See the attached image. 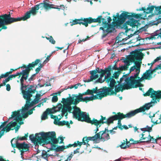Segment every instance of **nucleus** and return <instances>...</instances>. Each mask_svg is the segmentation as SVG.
<instances>
[{
  "label": "nucleus",
  "instance_id": "obj_7",
  "mask_svg": "<svg viewBox=\"0 0 161 161\" xmlns=\"http://www.w3.org/2000/svg\"><path fill=\"white\" fill-rule=\"evenodd\" d=\"M41 136H43V142L46 144H51V142L53 144H56L58 143V140L56 138V134L54 131L47 132H41Z\"/></svg>",
  "mask_w": 161,
  "mask_h": 161
},
{
  "label": "nucleus",
  "instance_id": "obj_62",
  "mask_svg": "<svg viewBox=\"0 0 161 161\" xmlns=\"http://www.w3.org/2000/svg\"><path fill=\"white\" fill-rule=\"evenodd\" d=\"M9 79H8V78H6L4 80H3V86H4L5 85H6V84L5 83L6 82H8V81H9Z\"/></svg>",
  "mask_w": 161,
  "mask_h": 161
},
{
  "label": "nucleus",
  "instance_id": "obj_46",
  "mask_svg": "<svg viewBox=\"0 0 161 161\" xmlns=\"http://www.w3.org/2000/svg\"><path fill=\"white\" fill-rule=\"evenodd\" d=\"M104 70V71L102 72L101 75H100V77H101V78H102L104 76V75H105V74L107 73L108 71H109L106 68H105Z\"/></svg>",
  "mask_w": 161,
  "mask_h": 161
},
{
  "label": "nucleus",
  "instance_id": "obj_11",
  "mask_svg": "<svg viewBox=\"0 0 161 161\" xmlns=\"http://www.w3.org/2000/svg\"><path fill=\"white\" fill-rule=\"evenodd\" d=\"M44 3H40L38 4L35 5L36 7L38 10L39 8H41V10H42L43 8H44L45 9L47 10L50 8H53L57 9L59 10H60L61 8L62 7L64 8V7L63 5H60V6L55 5L52 4H50L45 2V1H43Z\"/></svg>",
  "mask_w": 161,
  "mask_h": 161
},
{
  "label": "nucleus",
  "instance_id": "obj_54",
  "mask_svg": "<svg viewBox=\"0 0 161 161\" xmlns=\"http://www.w3.org/2000/svg\"><path fill=\"white\" fill-rule=\"evenodd\" d=\"M51 147H50V149L51 150H55L57 152V147H56V145H53L52 143H51Z\"/></svg>",
  "mask_w": 161,
  "mask_h": 161
},
{
  "label": "nucleus",
  "instance_id": "obj_25",
  "mask_svg": "<svg viewBox=\"0 0 161 161\" xmlns=\"http://www.w3.org/2000/svg\"><path fill=\"white\" fill-rule=\"evenodd\" d=\"M80 117L81 118V120H79V121H85L90 123V122L92 120L90 119L89 116L87 115V113L86 112H81Z\"/></svg>",
  "mask_w": 161,
  "mask_h": 161
},
{
  "label": "nucleus",
  "instance_id": "obj_37",
  "mask_svg": "<svg viewBox=\"0 0 161 161\" xmlns=\"http://www.w3.org/2000/svg\"><path fill=\"white\" fill-rule=\"evenodd\" d=\"M62 113H61V114H58V116H54L52 114L51 115L50 117L51 119H54V121L55 122L57 120H60L63 117V115H62Z\"/></svg>",
  "mask_w": 161,
  "mask_h": 161
},
{
  "label": "nucleus",
  "instance_id": "obj_6",
  "mask_svg": "<svg viewBox=\"0 0 161 161\" xmlns=\"http://www.w3.org/2000/svg\"><path fill=\"white\" fill-rule=\"evenodd\" d=\"M99 96H101L100 94L94 95L91 90L88 89L86 92H83L82 93H79L78 96L77 97H78V99L80 100L77 102L83 101L87 102L89 101L97 99V97H99Z\"/></svg>",
  "mask_w": 161,
  "mask_h": 161
},
{
  "label": "nucleus",
  "instance_id": "obj_42",
  "mask_svg": "<svg viewBox=\"0 0 161 161\" xmlns=\"http://www.w3.org/2000/svg\"><path fill=\"white\" fill-rule=\"evenodd\" d=\"M69 147V146H67L66 147L64 146H61L58 147H57V152H59L60 151H62L64 149Z\"/></svg>",
  "mask_w": 161,
  "mask_h": 161
},
{
  "label": "nucleus",
  "instance_id": "obj_10",
  "mask_svg": "<svg viewBox=\"0 0 161 161\" xmlns=\"http://www.w3.org/2000/svg\"><path fill=\"white\" fill-rule=\"evenodd\" d=\"M69 97L67 98H62V103L64 104V105H71L72 104H74L76 105L80 102H77L79 100L78 99V97L77 96H78V95L72 94L71 97L70 96L69 94Z\"/></svg>",
  "mask_w": 161,
  "mask_h": 161
},
{
  "label": "nucleus",
  "instance_id": "obj_40",
  "mask_svg": "<svg viewBox=\"0 0 161 161\" xmlns=\"http://www.w3.org/2000/svg\"><path fill=\"white\" fill-rule=\"evenodd\" d=\"M22 117L23 118H24L23 117H22ZM14 120L13 119H11L10 120V121H12V122ZM16 121H15L16 122H19V121H17V120H15ZM22 120V119L21 120H20V121L21 122H20L19 123V125H17V126L16 127H15L14 128V129H15V132H16L18 130V129H19V128H20V125H21V124H23V121H21Z\"/></svg>",
  "mask_w": 161,
  "mask_h": 161
},
{
  "label": "nucleus",
  "instance_id": "obj_20",
  "mask_svg": "<svg viewBox=\"0 0 161 161\" xmlns=\"http://www.w3.org/2000/svg\"><path fill=\"white\" fill-rule=\"evenodd\" d=\"M74 108V109L72 112L73 118L78 119V120H81V118L80 117V115L81 112L80 108L76 106H75Z\"/></svg>",
  "mask_w": 161,
  "mask_h": 161
},
{
  "label": "nucleus",
  "instance_id": "obj_44",
  "mask_svg": "<svg viewBox=\"0 0 161 161\" xmlns=\"http://www.w3.org/2000/svg\"><path fill=\"white\" fill-rule=\"evenodd\" d=\"M46 39L48 40L52 44H54L55 42L51 36H49V37H46Z\"/></svg>",
  "mask_w": 161,
  "mask_h": 161
},
{
  "label": "nucleus",
  "instance_id": "obj_26",
  "mask_svg": "<svg viewBox=\"0 0 161 161\" xmlns=\"http://www.w3.org/2000/svg\"><path fill=\"white\" fill-rule=\"evenodd\" d=\"M106 81L109 85V86L111 87L109 88H111L113 89L114 88V87L115 86V84L116 83L115 80L114 79L110 78L106 80ZM112 90L114 92V93L111 95L114 94V91L113 90Z\"/></svg>",
  "mask_w": 161,
  "mask_h": 161
},
{
  "label": "nucleus",
  "instance_id": "obj_35",
  "mask_svg": "<svg viewBox=\"0 0 161 161\" xmlns=\"http://www.w3.org/2000/svg\"><path fill=\"white\" fill-rule=\"evenodd\" d=\"M124 85L123 84H120L119 83L118 85H117L115 86V92H114V94H116V93L120 91V90L123 89V87Z\"/></svg>",
  "mask_w": 161,
  "mask_h": 161
},
{
  "label": "nucleus",
  "instance_id": "obj_3",
  "mask_svg": "<svg viewBox=\"0 0 161 161\" xmlns=\"http://www.w3.org/2000/svg\"><path fill=\"white\" fill-rule=\"evenodd\" d=\"M150 95L152 98L150 102L145 104L144 106L139 108L130 111L126 114L124 115L121 113L122 116L124 118H130L139 112L148 110L150 107L155 105L158 102H159L160 99L161 98V91H154L152 88H150L145 95V96Z\"/></svg>",
  "mask_w": 161,
  "mask_h": 161
},
{
  "label": "nucleus",
  "instance_id": "obj_64",
  "mask_svg": "<svg viewBox=\"0 0 161 161\" xmlns=\"http://www.w3.org/2000/svg\"><path fill=\"white\" fill-rule=\"evenodd\" d=\"M156 19H157L156 20L157 22L155 23L156 24V23L158 24L161 22V17L160 18H159V17H158L157 18H156Z\"/></svg>",
  "mask_w": 161,
  "mask_h": 161
},
{
  "label": "nucleus",
  "instance_id": "obj_56",
  "mask_svg": "<svg viewBox=\"0 0 161 161\" xmlns=\"http://www.w3.org/2000/svg\"><path fill=\"white\" fill-rule=\"evenodd\" d=\"M133 36V34H131L130 35H129L128 36L126 37V38H124L122 39V41L123 42H125L127 40L130 38V37H131Z\"/></svg>",
  "mask_w": 161,
  "mask_h": 161
},
{
  "label": "nucleus",
  "instance_id": "obj_58",
  "mask_svg": "<svg viewBox=\"0 0 161 161\" xmlns=\"http://www.w3.org/2000/svg\"><path fill=\"white\" fill-rule=\"evenodd\" d=\"M161 69V64L158 65L154 69H152V71H154L155 70Z\"/></svg>",
  "mask_w": 161,
  "mask_h": 161
},
{
  "label": "nucleus",
  "instance_id": "obj_30",
  "mask_svg": "<svg viewBox=\"0 0 161 161\" xmlns=\"http://www.w3.org/2000/svg\"><path fill=\"white\" fill-rule=\"evenodd\" d=\"M106 121H103L101 119L100 120L98 121L97 119L93 118L92 121H90V124H94L96 126L98 125L99 126V127H100L101 126V125H100V124L101 123L102 124L106 123Z\"/></svg>",
  "mask_w": 161,
  "mask_h": 161
},
{
  "label": "nucleus",
  "instance_id": "obj_59",
  "mask_svg": "<svg viewBox=\"0 0 161 161\" xmlns=\"http://www.w3.org/2000/svg\"><path fill=\"white\" fill-rule=\"evenodd\" d=\"M135 65H134V66H133L132 67H131L130 68V72H129L130 73L132 71L134 70V69H136V66L135 64Z\"/></svg>",
  "mask_w": 161,
  "mask_h": 161
},
{
  "label": "nucleus",
  "instance_id": "obj_29",
  "mask_svg": "<svg viewBox=\"0 0 161 161\" xmlns=\"http://www.w3.org/2000/svg\"><path fill=\"white\" fill-rule=\"evenodd\" d=\"M40 62V60L39 59H36V60L35 62H32L31 64H29L28 65V66L26 67H28V69L26 70V72L27 73V75H29V73L31 70V69H29V68L31 67L35 66V65L38 64Z\"/></svg>",
  "mask_w": 161,
  "mask_h": 161
},
{
  "label": "nucleus",
  "instance_id": "obj_61",
  "mask_svg": "<svg viewBox=\"0 0 161 161\" xmlns=\"http://www.w3.org/2000/svg\"><path fill=\"white\" fill-rule=\"evenodd\" d=\"M36 74L33 75L31 76L28 79V81H29L30 82L33 80V77L36 76Z\"/></svg>",
  "mask_w": 161,
  "mask_h": 161
},
{
  "label": "nucleus",
  "instance_id": "obj_21",
  "mask_svg": "<svg viewBox=\"0 0 161 161\" xmlns=\"http://www.w3.org/2000/svg\"><path fill=\"white\" fill-rule=\"evenodd\" d=\"M49 151V150H47L46 151L44 150H42L41 154L40 155L36 156V158L37 159H39L41 158H43L45 159L47 161H48V158L50 156H54L53 154H50L49 153H47Z\"/></svg>",
  "mask_w": 161,
  "mask_h": 161
},
{
  "label": "nucleus",
  "instance_id": "obj_53",
  "mask_svg": "<svg viewBox=\"0 0 161 161\" xmlns=\"http://www.w3.org/2000/svg\"><path fill=\"white\" fill-rule=\"evenodd\" d=\"M58 100V98L57 96H54L52 99V101L53 102H56Z\"/></svg>",
  "mask_w": 161,
  "mask_h": 161
},
{
  "label": "nucleus",
  "instance_id": "obj_15",
  "mask_svg": "<svg viewBox=\"0 0 161 161\" xmlns=\"http://www.w3.org/2000/svg\"><path fill=\"white\" fill-rule=\"evenodd\" d=\"M154 8H155L154 10V13L156 15H160L159 13L160 12V7H155L154 6H151V7H148L146 9L145 7H142L139 9H137V11H143L146 14H149L152 13L153 11Z\"/></svg>",
  "mask_w": 161,
  "mask_h": 161
},
{
  "label": "nucleus",
  "instance_id": "obj_28",
  "mask_svg": "<svg viewBox=\"0 0 161 161\" xmlns=\"http://www.w3.org/2000/svg\"><path fill=\"white\" fill-rule=\"evenodd\" d=\"M129 56L128 55L127 56L126 58H124L123 59V62L125 64L124 66H123L124 67V70H127L128 68V67L130 65V63H131L130 60L128 59Z\"/></svg>",
  "mask_w": 161,
  "mask_h": 161
},
{
  "label": "nucleus",
  "instance_id": "obj_57",
  "mask_svg": "<svg viewBox=\"0 0 161 161\" xmlns=\"http://www.w3.org/2000/svg\"><path fill=\"white\" fill-rule=\"evenodd\" d=\"M16 140H18L23 141L26 140V137L25 136H23L22 137H18Z\"/></svg>",
  "mask_w": 161,
  "mask_h": 161
},
{
  "label": "nucleus",
  "instance_id": "obj_32",
  "mask_svg": "<svg viewBox=\"0 0 161 161\" xmlns=\"http://www.w3.org/2000/svg\"><path fill=\"white\" fill-rule=\"evenodd\" d=\"M62 105L60 103H58L56 107H54L52 109H50V110L53 112V114L57 112L58 111L62 109Z\"/></svg>",
  "mask_w": 161,
  "mask_h": 161
},
{
  "label": "nucleus",
  "instance_id": "obj_27",
  "mask_svg": "<svg viewBox=\"0 0 161 161\" xmlns=\"http://www.w3.org/2000/svg\"><path fill=\"white\" fill-rule=\"evenodd\" d=\"M135 64L136 65L137 69H136L135 70V71L136 73H134V75H133V77H134V78H137V76L140 73V69L141 66L140 63L137 61H135Z\"/></svg>",
  "mask_w": 161,
  "mask_h": 161
},
{
  "label": "nucleus",
  "instance_id": "obj_9",
  "mask_svg": "<svg viewBox=\"0 0 161 161\" xmlns=\"http://www.w3.org/2000/svg\"><path fill=\"white\" fill-rule=\"evenodd\" d=\"M9 15L7 14L0 15V27L3 25L10 24L13 22L21 21L20 17L9 18Z\"/></svg>",
  "mask_w": 161,
  "mask_h": 161
},
{
  "label": "nucleus",
  "instance_id": "obj_43",
  "mask_svg": "<svg viewBox=\"0 0 161 161\" xmlns=\"http://www.w3.org/2000/svg\"><path fill=\"white\" fill-rule=\"evenodd\" d=\"M121 70H119L118 71L114 73V74H113V76H112L113 78H114L115 79L117 78L120 74L121 73Z\"/></svg>",
  "mask_w": 161,
  "mask_h": 161
},
{
  "label": "nucleus",
  "instance_id": "obj_31",
  "mask_svg": "<svg viewBox=\"0 0 161 161\" xmlns=\"http://www.w3.org/2000/svg\"><path fill=\"white\" fill-rule=\"evenodd\" d=\"M124 67L121 66H119L118 68L116 64H115L113 67H112L111 65H109L106 68L108 70L111 71L112 69L118 70H124Z\"/></svg>",
  "mask_w": 161,
  "mask_h": 161
},
{
  "label": "nucleus",
  "instance_id": "obj_1",
  "mask_svg": "<svg viewBox=\"0 0 161 161\" xmlns=\"http://www.w3.org/2000/svg\"><path fill=\"white\" fill-rule=\"evenodd\" d=\"M98 22L99 23H102L104 24L102 27H101L99 28V30H103V34L102 36V39H103L105 38L107 34L112 32V31L114 30V28L113 25H111L110 24L107 22L106 19L102 18L101 15H100L96 19H92L91 17H89L88 18H82L80 19H77L73 20L71 25L77 24H82L85 25L86 27L88 25V23H91L93 22Z\"/></svg>",
  "mask_w": 161,
  "mask_h": 161
},
{
  "label": "nucleus",
  "instance_id": "obj_34",
  "mask_svg": "<svg viewBox=\"0 0 161 161\" xmlns=\"http://www.w3.org/2000/svg\"><path fill=\"white\" fill-rule=\"evenodd\" d=\"M54 124L56 125H67V127L69 128H70V125L69 124V122L68 121H60L58 122H54Z\"/></svg>",
  "mask_w": 161,
  "mask_h": 161
},
{
  "label": "nucleus",
  "instance_id": "obj_16",
  "mask_svg": "<svg viewBox=\"0 0 161 161\" xmlns=\"http://www.w3.org/2000/svg\"><path fill=\"white\" fill-rule=\"evenodd\" d=\"M11 142L12 146L13 147H16L19 149H22V150L28 149L29 146L27 144L25 143V142L19 143L18 142L17 140L14 138L11 140Z\"/></svg>",
  "mask_w": 161,
  "mask_h": 161
},
{
  "label": "nucleus",
  "instance_id": "obj_23",
  "mask_svg": "<svg viewBox=\"0 0 161 161\" xmlns=\"http://www.w3.org/2000/svg\"><path fill=\"white\" fill-rule=\"evenodd\" d=\"M113 117L114 118V119L116 120L118 119V126L119 128L122 129L121 123V120L124 118L123 116H122L121 113H118L117 114H115L113 116Z\"/></svg>",
  "mask_w": 161,
  "mask_h": 161
},
{
  "label": "nucleus",
  "instance_id": "obj_48",
  "mask_svg": "<svg viewBox=\"0 0 161 161\" xmlns=\"http://www.w3.org/2000/svg\"><path fill=\"white\" fill-rule=\"evenodd\" d=\"M108 72L107 73L106 75H105V77L104 78V80L106 81V80L108 79V78L111 75V71H108Z\"/></svg>",
  "mask_w": 161,
  "mask_h": 161
},
{
  "label": "nucleus",
  "instance_id": "obj_39",
  "mask_svg": "<svg viewBox=\"0 0 161 161\" xmlns=\"http://www.w3.org/2000/svg\"><path fill=\"white\" fill-rule=\"evenodd\" d=\"M153 126V125H152L150 127L147 125L145 128L141 129V130L144 131H147L149 132H151L152 130V128Z\"/></svg>",
  "mask_w": 161,
  "mask_h": 161
},
{
  "label": "nucleus",
  "instance_id": "obj_5",
  "mask_svg": "<svg viewBox=\"0 0 161 161\" xmlns=\"http://www.w3.org/2000/svg\"><path fill=\"white\" fill-rule=\"evenodd\" d=\"M28 77L29 75H24L23 77V75H22L20 79L21 84V90L23 94V97L24 98L27 97H31V95L28 94V92H31L33 90H36V87H37L36 86H35L33 85H24V84L23 83L24 80H26Z\"/></svg>",
  "mask_w": 161,
  "mask_h": 161
},
{
  "label": "nucleus",
  "instance_id": "obj_55",
  "mask_svg": "<svg viewBox=\"0 0 161 161\" xmlns=\"http://www.w3.org/2000/svg\"><path fill=\"white\" fill-rule=\"evenodd\" d=\"M125 143H122V144H121L120 145V147L122 149H125L127 147H129V145H126L125 146H124L125 145Z\"/></svg>",
  "mask_w": 161,
  "mask_h": 161
},
{
  "label": "nucleus",
  "instance_id": "obj_52",
  "mask_svg": "<svg viewBox=\"0 0 161 161\" xmlns=\"http://www.w3.org/2000/svg\"><path fill=\"white\" fill-rule=\"evenodd\" d=\"M140 50V49H136L132 51L131 52H130V54L131 55H133L134 54L136 53H138L137 52L139 51Z\"/></svg>",
  "mask_w": 161,
  "mask_h": 161
},
{
  "label": "nucleus",
  "instance_id": "obj_24",
  "mask_svg": "<svg viewBox=\"0 0 161 161\" xmlns=\"http://www.w3.org/2000/svg\"><path fill=\"white\" fill-rule=\"evenodd\" d=\"M99 133L100 135L101 134V137L100 136V138H99V139L101 140L102 141L104 142L105 141H108L110 139L109 134L105 133V131H100Z\"/></svg>",
  "mask_w": 161,
  "mask_h": 161
},
{
  "label": "nucleus",
  "instance_id": "obj_45",
  "mask_svg": "<svg viewBox=\"0 0 161 161\" xmlns=\"http://www.w3.org/2000/svg\"><path fill=\"white\" fill-rule=\"evenodd\" d=\"M105 80H104V79L103 80H102V78L100 77L98 79L94 81V83L95 84L97 83H102Z\"/></svg>",
  "mask_w": 161,
  "mask_h": 161
},
{
  "label": "nucleus",
  "instance_id": "obj_41",
  "mask_svg": "<svg viewBox=\"0 0 161 161\" xmlns=\"http://www.w3.org/2000/svg\"><path fill=\"white\" fill-rule=\"evenodd\" d=\"M114 120H115L114 119V118L113 117V116L109 117L107 120H106V121L107 122L106 123H107L109 125L110 123H113V121Z\"/></svg>",
  "mask_w": 161,
  "mask_h": 161
},
{
  "label": "nucleus",
  "instance_id": "obj_4",
  "mask_svg": "<svg viewBox=\"0 0 161 161\" xmlns=\"http://www.w3.org/2000/svg\"><path fill=\"white\" fill-rule=\"evenodd\" d=\"M127 13L126 12L122 13L119 17V18H118V23L119 24H123L124 23L125 21L128 19V20L126 21V22L124 24L122 28H124L126 30V32L128 31V26L127 25H129L132 27H135L137 26L139 24V22L135 20L133 18V17L137 18L138 16H136L137 15H133V14L128 15Z\"/></svg>",
  "mask_w": 161,
  "mask_h": 161
},
{
  "label": "nucleus",
  "instance_id": "obj_60",
  "mask_svg": "<svg viewBox=\"0 0 161 161\" xmlns=\"http://www.w3.org/2000/svg\"><path fill=\"white\" fill-rule=\"evenodd\" d=\"M50 57V56H48L46 58V59L44 60V62H43V64H46L47 63L49 60V59Z\"/></svg>",
  "mask_w": 161,
  "mask_h": 161
},
{
  "label": "nucleus",
  "instance_id": "obj_22",
  "mask_svg": "<svg viewBox=\"0 0 161 161\" xmlns=\"http://www.w3.org/2000/svg\"><path fill=\"white\" fill-rule=\"evenodd\" d=\"M72 110V108L71 105H64L61 111V113L62 115L63 116L64 115L66 117V118H67V116L68 115L67 111L69 113H70L71 111Z\"/></svg>",
  "mask_w": 161,
  "mask_h": 161
},
{
  "label": "nucleus",
  "instance_id": "obj_17",
  "mask_svg": "<svg viewBox=\"0 0 161 161\" xmlns=\"http://www.w3.org/2000/svg\"><path fill=\"white\" fill-rule=\"evenodd\" d=\"M38 10L36 7V5H35L31 8V10L27 11L23 16L20 17L21 20H25L29 18L30 17V14H32L34 16L35 15L37 12V10Z\"/></svg>",
  "mask_w": 161,
  "mask_h": 161
},
{
  "label": "nucleus",
  "instance_id": "obj_2",
  "mask_svg": "<svg viewBox=\"0 0 161 161\" xmlns=\"http://www.w3.org/2000/svg\"><path fill=\"white\" fill-rule=\"evenodd\" d=\"M36 90H32L30 92H29L28 94L31 95V97H27L24 98L25 99H27L26 104L24 107H22V109L17 111H15L13 112V114L11 115V117L9 119L14 118L16 119L17 121L21 120H22V117L24 118H26L28 116V114H31L33 113V110H35V106L33 108H31L32 106L38 103L40 99L36 98L33 101L31 102V97H32V94L35 93Z\"/></svg>",
  "mask_w": 161,
  "mask_h": 161
},
{
  "label": "nucleus",
  "instance_id": "obj_50",
  "mask_svg": "<svg viewBox=\"0 0 161 161\" xmlns=\"http://www.w3.org/2000/svg\"><path fill=\"white\" fill-rule=\"evenodd\" d=\"M120 15H119V13H117L115 15V16L114 15L113 16V20L114 21H115L116 20L117 18V21L118 22V18H119Z\"/></svg>",
  "mask_w": 161,
  "mask_h": 161
},
{
  "label": "nucleus",
  "instance_id": "obj_33",
  "mask_svg": "<svg viewBox=\"0 0 161 161\" xmlns=\"http://www.w3.org/2000/svg\"><path fill=\"white\" fill-rule=\"evenodd\" d=\"M48 114H53V112L50 110V108H47L46 111L44 112L41 117V119L42 120H44L47 119Z\"/></svg>",
  "mask_w": 161,
  "mask_h": 161
},
{
  "label": "nucleus",
  "instance_id": "obj_8",
  "mask_svg": "<svg viewBox=\"0 0 161 161\" xmlns=\"http://www.w3.org/2000/svg\"><path fill=\"white\" fill-rule=\"evenodd\" d=\"M113 89L109 88V87H105L103 88H100L98 89L97 87H96L95 88H93L91 90L92 91L93 94L96 93L97 94H100V96H99V97H97V99H101L103 97L106 96L107 95H111L113 94L114 92L112 90Z\"/></svg>",
  "mask_w": 161,
  "mask_h": 161
},
{
  "label": "nucleus",
  "instance_id": "obj_38",
  "mask_svg": "<svg viewBox=\"0 0 161 161\" xmlns=\"http://www.w3.org/2000/svg\"><path fill=\"white\" fill-rule=\"evenodd\" d=\"M149 136L150 137L147 138V140L146 141H134L133 140V143H130V145L132 144H138V143H142L143 142H147V143H149L151 141V136L149 134Z\"/></svg>",
  "mask_w": 161,
  "mask_h": 161
},
{
  "label": "nucleus",
  "instance_id": "obj_12",
  "mask_svg": "<svg viewBox=\"0 0 161 161\" xmlns=\"http://www.w3.org/2000/svg\"><path fill=\"white\" fill-rule=\"evenodd\" d=\"M104 70L103 69H101L98 67H96L95 69L89 71V72L91 75L90 78L88 79H84L83 80V81L84 82H88L97 79L99 77V75L97 74V73H102L104 71Z\"/></svg>",
  "mask_w": 161,
  "mask_h": 161
},
{
  "label": "nucleus",
  "instance_id": "obj_19",
  "mask_svg": "<svg viewBox=\"0 0 161 161\" xmlns=\"http://www.w3.org/2000/svg\"><path fill=\"white\" fill-rule=\"evenodd\" d=\"M142 53H136L132 55H128L129 58L128 59L130 60L131 63L135 62V60L139 61H141L142 60Z\"/></svg>",
  "mask_w": 161,
  "mask_h": 161
},
{
  "label": "nucleus",
  "instance_id": "obj_49",
  "mask_svg": "<svg viewBox=\"0 0 161 161\" xmlns=\"http://www.w3.org/2000/svg\"><path fill=\"white\" fill-rule=\"evenodd\" d=\"M79 86H82V85H80V83H78L75 85H71L70 86L71 89L74 88L75 89H76L78 88V87Z\"/></svg>",
  "mask_w": 161,
  "mask_h": 161
},
{
  "label": "nucleus",
  "instance_id": "obj_36",
  "mask_svg": "<svg viewBox=\"0 0 161 161\" xmlns=\"http://www.w3.org/2000/svg\"><path fill=\"white\" fill-rule=\"evenodd\" d=\"M100 134L99 133H97L95 136L92 137H88V138L90 140H92L94 141L96 143H97V139L100 138Z\"/></svg>",
  "mask_w": 161,
  "mask_h": 161
},
{
  "label": "nucleus",
  "instance_id": "obj_18",
  "mask_svg": "<svg viewBox=\"0 0 161 161\" xmlns=\"http://www.w3.org/2000/svg\"><path fill=\"white\" fill-rule=\"evenodd\" d=\"M41 132L36 133L35 136L34 135H31L29 136L30 139L33 142H35L36 141L40 142H43V137L41 136Z\"/></svg>",
  "mask_w": 161,
  "mask_h": 161
},
{
  "label": "nucleus",
  "instance_id": "obj_63",
  "mask_svg": "<svg viewBox=\"0 0 161 161\" xmlns=\"http://www.w3.org/2000/svg\"><path fill=\"white\" fill-rule=\"evenodd\" d=\"M90 140L88 138V137H84L82 139V141H86L87 143Z\"/></svg>",
  "mask_w": 161,
  "mask_h": 161
},
{
  "label": "nucleus",
  "instance_id": "obj_47",
  "mask_svg": "<svg viewBox=\"0 0 161 161\" xmlns=\"http://www.w3.org/2000/svg\"><path fill=\"white\" fill-rule=\"evenodd\" d=\"M142 136L140 138V140H144V141H146L147 140V138L150 137L149 136V135H148V136L147 137H145L144 136V134L143 133H142L141 135H140V136Z\"/></svg>",
  "mask_w": 161,
  "mask_h": 161
},
{
  "label": "nucleus",
  "instance_id": "obj_14",
  "mask_svg": "<svg viewBox=\"0 0 161 161\" xmlns=\"http://www.w3.org/2000/svg\"><path fill=\"white\" fill-rule=\"evenodd\" d=\"M153 71H152V70L151 69V66L150 67V69L146 71L143 74L142 76L140 78L139 77H138L137 78L138 79V86L139 87H142L143 86V85L141 84L140 82L142 81L144 79H146L148 80H150L152 78L153 76L151 74Z\"/></svg>",
  "mask_w": 161,
  "mask_h": 161
},
{
  "label": "nucleus",
  "instance_id": "obj_13",
  "mask_svg": "<svg viewBox=\"0 0 161 161\" xmlns=\"http://www.w3.org/2000/svg\"><path fill=\"white\" fill-rule=\"evenodd\" d=\"M130 79L126 75L124 83L122 84L126 87V89H130L131 88H135L138 87V80H133L130 81H129Z\"/></svg>",
  "mask_w": 161,
  "mask_h": 161
},
{
  "label": "nucleus",
  "instance_id": "obj_51",
  "mask_svg": "<svg viewBox=\"0 0 161 161\" xmlns=\"http://www.w3.org/2000/svg\"><path fill=\"white\" fill-rule=\"evenodd\" d=\"M28 67H26V69H23L22 71H21L20 73V75H22L23 77L24 75H27V73L26 72V70L28 69Z\"/></svg>",
  "mask_w": 161,
  "mask_h": 161
}]
</instances>
